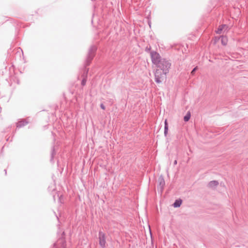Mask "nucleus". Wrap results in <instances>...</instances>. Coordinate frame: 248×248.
I'll return each instance as SVG.
<instances>
[{"label":"nucleus","mask_w":248,"mask_h":248,"mask_svg":"<svg viewBox=\"0 0 248 248\" xmlns=\"http://www.w3.org/2000/svg\"><path fill=\"white\" fill-rule=\"evenodd\" d=\"M100 107L101 108L103 109V110H105V106L103 105V104H101L100 105Z\"/></svg>","instance_id":"a211bd4d"},{"label":"nucleus","mask_w":248,"mask_h":248,"mask_svg":"<svg viewBox=\"0 0 248 248\" xmlns=\"http://www.w3.org/2000/svg\"><path fill=\"white\" fill-rule=\"evenodd\" d=\"M168 131V124L167 120L165 121V126H164V135L165 136H167Z\"/></svg>","instance_id":"9b49d317"},{"label":"nucleus","mask_w":248,"mask_h":248,"mask_svg":"<svg viewBox=\"0 0 248 248\" xmlns=\"http://www.w3.org/2000/svg\"><path fill=\"white\" fill-rule=\"evenodd\" d=\"M55 151H54V147H53L52 149V152H51V160L53 159V156L55 155Z\"/></svg>","instance_id":"2eb2a0df"},{"label":"nucleus","mask_w":248,"mask_h":248,"mask_svg":"<svg viewBox=\"0 0 248 248\" xmlns=\"http://www.w3.org/2000/svg\"><path fill=\"white\" fill-rule=\"evenodd\" d=\"M182 200H177L175 201L173 205L174 207H179L182 204Z\"/></svg>","instance_id":"9d476101"},{"label":"nucleus","mask_w":248,"mask_h":248,"mask_svg":"<svg viewBox=\"0 0 248 248\" xmlns=\"http://www.w3.org/2000/svg\"><path fill=\"white\" fill-rule=\"evenodd\" d=\"M156 66L157 67V69H161V70L164 71L165 73H168L171 63L166 59H162Z\"/></svg>","instance_id":"f257e3e1"},{"label":"nucleus","mask_w":248,"mask_h":248,"mask_svg":"<svg viewBox=\"0 0 248 248\" xmlns=\"http://www.w3.org/2000/svg\"><path fill=\"white\" fill-rule=\"evenodd\" d=\"M99 239L100 245L102 248H104L106 247V238L105 234L104 232H99Z\"/></svg>","instance_id":"39448f33"},{"label":"nucleus","mask_w":248,"mask_h":248,"mask_svg":"<svg viewBox=\"0 0 248 248\" xmlns=\"http://www.w3.org/2000/svg\"><path fill=\"white\" fill-rule=\"evenodd\" d=\"M86 79L85 78H84L81 81V85L82 86H84L86 84Z\"/></svg>","instance_id":"4468645a"},{"label":"nucleus","mask_w":248,"mask_h":248,"mask_svg":"<svg viewBox=\"0 0 248 248\" xmlns=\"http://www.w3.org/2000/svg\"><path fill=\"white\" fill-rule=\"evenodd\" d=\"M218 185V181L215 180L210 181L208 184V187L212 188L216 187Z\"/></svg>","instance_id":"0eeeda50"},{"label":"nucleus","mask_w":248,"mask_h":248,"mask_svg":"<svg viewBox=\"0 0 248 248\" xmlns=\"http://www.w3.org/2000/svg\"><path fill=\"white\" fill-rule=\"evenodd\" d=\"M228 28V26L226 25H222L220 26L217 30L216 31L217 33L221 34L222 31L223 30H226Z\"/></svg>","instance_id":"6e6552de"},{"label":"nucleus","mask_w":248,"mask_h":248,"mask_svg":"<svg viewBox=\"0 0 248 248\" xmlns=\"http://www.w3.org/2000/svg\"><path fill=\"white\" fill-rule=\"evenodd\" d=\"M97 49L96 47L93 45L92 46L89 50L88 56L86 59V65H89L90 63L92 61V60L93 59L95 52Z\"/></svg>","instance_id":"7ed1b4c3"},{"label":"nucleus","mask_w":248,"mask_h":248,"mask_svg":"<svg viewBox=\"0 0 248 248\" xmlns=\"http://www.w3.org/2000/svg\"><path fill=\"white\" fill-rule=\"evenodd\" d=\"M151 46H150L149 47L147 46V47H146L145 51H146V52H150V50H151Z\"/></svg>","instance_id":"f3484780"},{"label":"nucleus","mask_w":248,"mask_h":248,"mask_svg":"<svg viewBox=\"0 0 248 248\" xmlns=\"http://www.w3.org/2000/svg\"><path fill=\"white\" fill-rule=\"evenodd\" d=\"M190 116H191V115H190V113L189 112L187 113L186 116H185L184 118V120L185 121V122H187L189 121V120L190 119Z\"/></svg>","instance_id":"ddd939ff"},{"label":"nucleus","mask_w":248,"mask_h":248,"mask_svg":"<svg viewBox=\"0 0 248 248\" xmlns=\"http://www.w3.org/2000/svg\"><path fill=\"white\" fill-rule=\"evenodd\" d=\"M221 43L222 44V45H226L227 44V39L226 38V37H225V36H221Z\"/></svg>","instance_id":"f8f14e48"},{"label":"nucleus","mask_w":248,"mask_h":248,"mask_svg":"<svg viewBox=\"0 0 248 248\" xmlns=\"http://www.w3.org/2000/svg\"><path fill=\"white\" fill-rule=\"evenodd\" d=\"M167 74L165 73L164 71L161 70V69H157L155 72V81L158 84L161 83L166 78Z\"/></svg>","instance_id":"f03ea898"},{"label":"nucleus","mask_w":248,"mask_h":248,"mask_svg":"<svg viewBox=\"0 0 248 248\" xmlns=\"http://www.w3.org/2000/svg\"><path fill=\"white\" fill-rule=\"evenodd\" d=\"M177 160H175L174 161V165H176V164H177Z\"/></svg>","instance_id":"6ab92c4d"},{"label":"nucleus","mask_w":248,"mask_h":248,"mask_svg":"<svg viewBox=\"0 0 248 248\" xmlns=\"http://www.w3.org/2000/svg\"><path fill=\"white\" fill-rule=\"evenodd\" d=\"M158 189H159L161 191H162L163 189L164 186H165V180L162 177H160L158 178Z\"/></svg>","instance_id":"423d86ee"},{"label":"nucleus","mask_w":248,"mask_h":248,"mask_svg":"<svg viewBox=\"0 0 248 248\" xmlns=\"http://www.w3.org/2000/svg\"><path fill=\"white\" fill-rule=\"evenodd\" d=\"M198 69V67H195L191 71V75H194V73L195 72V71H196V70Z\"/></svg>","instance_id":"dca6fc26"},{"label":"nucleus","mask_w":248,"mask_h":248,"mask_svg":"<svg viewBox=\"0 0 248 248\" xmlns=\"http://www.w3.org/2000/svg\"><path fill=\"white\" fill-rule=\"evenodd\" d=\"M5 170V173H6V170Z\"/></svg>","instance_id":"412c9836"},{"label":"nucleus","mask_w":248,"mask_h":248,"mask_svg":"<svg viewBox=\"0 0 248 248\" xmlns=\"http://www.w3.org/2000/svg\"><path fill=\"white\" fill-rule=\"evenodd\" d=\"M150 56L152 62L156 65L163 58H161L159 54L155 51H150Z\"/></svg>","instance_id":"20e7f679"},{"label":"nucleus","mask_w":248,"mask_h":248,"mask_svg":"<svg viewBox=\"0 0 248 248\" xmlns=\"http://www.w3.org/2000/svg\"><path fill=\"white\" fill-rule=\"evenodd\" d=\"M28 122L26 121V120H22L18 122L16 124V126L18 128H20L22 126H25L26 125Z\"/></svg>","instance_id":"1a4fd4ad"},{"label":"nucleus","mask_w":248,"mask_h":248,"mask_svg":"<svg viewBox=\"0 0 248 248\" xmlns=\"http://www.w3.org/2000/svg\"><path fill=\"white\" fill-rule=\"evenodd\" d=\"M88 72V70H87L86 71V73H85V74H86V75H87V74Z\"/></svg>","instance_id":"aec40b11"}]
</instances>
